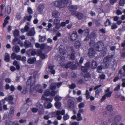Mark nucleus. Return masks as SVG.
<instances>
[{"label": "nucleus", "instance_id": "49530a36", "mask_svg": "<svg viewBox=\"0 0 125 125\" xmlns=\"http://www.w3.org/2000/svg\"><path fill=\"white\" fill-rule=\"evenodd\" d=\"M41 57L42 59H44L47 57V56L45 54L43 53H41L40 54Z\"/></svg>", "mask_w": 125, "mask_h": 125}, {"label": "nucleus", "instance_id": "603ef678", "mask_svg": "<svg viewBox=\"0 0 125 125\" xmlns=\"http://www.w3.org/2000/svg\"><path fill=\"white\" fill-rule=\"evenodd\" d=\"M69 116L67 115H64L63 117V118L64 120H66L69 119Z\"/></svg>", "mask_w": 125, "mask_h": 125}, {"label": "nucleus", "instance_id": "2f4dec72", "mask_svg": "<svg viewBox=\"0 0 125 125\" xmlns=\"http://www.w3.org/2000/svg\"><path fill=\"white\" fill-rule=\"evenodd\" d=\"M44 8V6L42 4H40L39 6L38 10L39 12H41L42 11Z\"/></svg>", "mask_w": 125, "mask_h": 125}, {"label": "nucleus", "instance_id": "338daca9", "mask_svg": "<svg viewBox=\"0 0 125 125\" xmlns=\"http://www.w3.org/2000/svg\"><path fill=\"white\" fill-rule=\"evenodd\" d=\"M112 28L113 29H116L117 28V26L116 24H114L112 25Z\"/></svg>", "mask_w": 125, "mask_h": 125}, {"label": "nucleus", "instance_id": "c03bdc74", "mask_svg": "<svg viewBox=\"0 0 125 125\" xmlns=\"http://www.w3.org/2000/svg\"><path fill=\"white\" fill-rule=\"evenodd\" d=\"M6 11L8 14L10 13L11 11V7L10 6H8L7 7L6 9Z\"/></svg>", "mask_w": 125, "mask_h": 125}, {"label": "nucleus", "instance_id": "6ab92c4d", "mask_svg": "<svg viewBox=\"0 0 125 125\" xmlns=\"http://www.w3.org/2000/svg\"><path fill=\"white\" fill-rule=\"evenodd\" d=\"M109 91L110 89L109 88H108L107 90H105V95L107 97H110L112 94V92Z\"/></svg>", "mask_w": 125, "mask_h": 125}, {"label": "nucleus", "instance_id": "aec40b11", "mask_svg": "<svg viewBox=\"0 0 125 125\" xmlns=\"http://www.w3.org/2000/svg\"><path fill=\"white\" fill-rule=\"evenodd\" d=\"M52 17L53 18H57L59 16L60 14L58 11H54L52 12Z\"/></svg>", "mask_w": 125, "mask_h": 125}, {"label": "nucleus", "instance_id": "412c9836", "mask_svg": "<svg viewBox=\"0 0 125 125\" xmlns=\"http://www.w3.org/2000/svg\"><path fill=\"white\" fill-rule=\"evenodd\" d=\"M24 45L26 48L31 47H32L31 43L27 40H25V41Z\"/></svg>", "mask_w": 125, "mask_h": 125}, {"label": "nucleus", "instance_id": "f8f14e48", "mask_svg": "<svg viewBox=\"0 0 125 125\" xmlns=\"http://www.w3.org/2000/svg\"><path fill=\"white\" fill-rule=\"evenodd\" d=\"M109 57H106L104 59L103 61L104 63L105 64V66H103V68H106L108 67L109 66L108 63L109 62Z\"/></svg>", "mask_w": 125, "mask_h": 125}, {"label": "nucleus", "instance_id": "0e129e2a", "mask_svg": "<svg viewBox=\"0 0 125 125\" xmlns=\"http://www.w3.org/2000/svg\"><path fill=\"white\" fill-rule=\"evenodd\" d=\"M84 111V110L83 109L80 108L78 112V113H83Z\"/></svg>", "mask_w": 125, "mask_h": 125}, {"label": "nucleus", "instance_id": "2eb2a0df", "mask_svg": "<svg viewBox=\"0 0 125 125\" xmlns=\"http://www.w3.org/2000/svg\"><path fill=\"white\" fill-rule=\"evenodd\" d=\"M90 65V63L89 62H88L86 63L85 65V67H82L81 68V69L83 72H85L87 71V70L89 67Z\"/></svg>", "mask_w": 125, "mask_h": 125}, {"label": "nucleus", "instance_id": "a18cd8bd", "mask_svg": "<svg viewBox=\"0 0 125 125\" xmlns=\"http://www.w3.org/2000/svg\"><path fill=\"white\" fill-rule=\"evenodd\" d=\"M44 106L46 108H51L52 106V104L51 103H49L46 106L45 104H44Z\"/></svg>", "mask_w": 125, "mask_h": 125}, {"label": "nucleus", "instance_id": "de8ad7c7", "mask_svg": "<svg viewBox=\"0 0 125 125\" xmlns=\"http://www.w3.org/2000/svg\"><path fill=\"white\" fill-rule=\"evenodd\" d=\"M125 4V0H120L119 4L121 6H123Z\"/></svg>", "mask_w": 125, "mask_h": 125}, {"label": "nucleus", "instance_id": "69168bd1", "mask_svg": "<svg viewBox=\"0 0 125 125\" xmlns=\"http://www.w3.org/2000/svg\"><path fill=\"white\" fill-rule=\"evenodd\" d=\"M120 86L119 85H118L114 89V91H118L120 88Z\"/></svg>", "mask_w": 125, "mask_h": 125}, {"label": "nucleus", "instance_id": "473e14b6", "mask_svg": "<svg viewBox=\"0 0 125 125\" xmlns=\"http://www.w3.org/2000/svg\"><path fill=\"white\" fill-rule=\"evenodd\" d=\"M32 18V16L31 15H26L24 18V19L28 21H30Z\"/></svg>", "mask_w": 125, "mask_h": 125}, {"label": "nucleus", "instance_id": "7ed1b4c3", "mask_svg": "<svg viewBox=\"0 0 125 125\" xmlns=\"http://www.w3.org/2000/svg\"><path fill=\"white\" fill-rule=\"evenodd\" d=\"M68 0H56L53 2L52 4L56 7H58L60 8H62L65 6L64 4H66L68 2Z\"/></svg>", "mask_w": 125, "mask_h": 125}, {"label": "nucleus", "instance_id": "774afa93", "mask_svg": "<svg viewBox=\"0 0 125 125\" xmlns=\"http://www.w3.org/2000/svg\"><path fill=\"white\" fill-rule=\"evenodd\" d=\"M79 123L78 122H74L71 124V125H79Z\"/></svg>", "mask_w": 125, "mask_h": 125}, {"label": "nucleus", "instance_id": "13d9d810", "mask_svg": "<svg viewBox=\"0 0 125 125\" xmlns=\"http://www.w3.org/2000/svg\"><path fill=\"white\" fill-rule=\"evenodd\" d=\"M6 125H14L13 123L10 121H8L6 123Z\"/></svg>", "mask_w": 125, "mask_h": 125}, {"label": "nucleus", "instance_id": "3c124183", "mask_svg": "<svg viewBox=\"0 0 125 125\" xmlns=\"http://www.w3.org/2000/svg\"><path fill=\"white\" fill-rule=\"evenodd\" d=\"M45 40V37L44 36H43L41 37L39 39V41L40 42H42L44 41Z\"/></svg>", "mask_w": 125, "mask_h": 125}, {"label": "nucleus", "instance_id": "393cba45", "mask_svg": "<svg viewBox=\"0 0 125 125\" xmlns=\"http://www.w3.org/2000/svg\"><path fill=\"white\" fill-rule=\"evenodd\" d=\"M12 50L13 52L17 53L19 52L20 48L19 46L15 45L12 47Z\"/></svg>", "mask_w": 125, "mask_h": 125}, {"label": "nucleus", "instance_id": "a878e982", "mask_svg": "<svg viewBox=\"0 0 125 125\" xmlns=\"http://www.w3.org/2000/svg\"><path fill=\"white\" fill-rule=\"evenodd\" d=\"M36 60V58L34 57L29 58L28 60V62L30 64L33 63Z\"/></svg>", "mask_w": 125, "mask_h": 125}, {"label": "nucleus", "instance_id": "e433bc0d", "mask_svg": "<svg viewBox=\"0 0 125 125\" xmlns=\"http://www.w3.org/2000/svg\"><path fill=\"white\" fill-rule=\"evenodd\" d=\"M107 109L108 111H112L113 110V108L111 105H108L107 107Z\"/></svg>", "mask_w": 125, "mask_h": 125}, {"label": "nucleus", "instance_id": "5fc2aeb1", "mask_svg": "<svg viewBox=\"0 0 125 125\" xmlns=\"http://www.w3.org/2000/svg\"><path fill=\"white\" fill-rule=\"evenodd\" d=\"M76 87V85L74 84H72L69 85L70 88L72 89H73Z\"/></svg>", "mask_w": 125, "mask_h": 125}, {"label": "nucleus", "instance_id": "1a4fd4ad", "mask_svg": "<svg viewBox=\"0 0 125 125\" xmlns=\"http://www.w3.org/2000/svg\"><path fill=\"white\" fill-rule=\"evenodd\" d=\"M55 92L53 91H51V93H50L49 90L46 89L45 91L44 95L46 96H48L50 95L52 96H53L55 95Z\"/></svg>", "mask_w": 125, "mask_h": 125}, {"label": "nucleus", "instance_id": "a211bd4d", "mask_svg": "<svg viewBox=\"0 0 125 125\" xmlns=\"http://www.w3.org/2000/svg\"><path fill=\"white\" fill-rule=\"evenodd\" d=\"M4 99L6 100L9 101L10 104H14V102L12 101L13 98L11 96H9L8 97H6Z\"/></svg>", "mask_w": 125, "mask_h": 125}, {"label": "nucleus", "instance_id": "6e6552de", "mask_svg": "<svg viewBox=\"0 0 125 125\" xmlns=\"http://www.w3.org/2000/svg\"><path fill=\"white\" fill-rule=\"evenodd\" d=\"M77 37V32L75 31H74L71 34L69 39L71 41H73L76 40Z\"/></svg>", "mask_w": 125, "mask_h": 125}, {"label": "nucleus", "instance_id": "cd10ccee", "mask_svg": "<svg viewBox=\"0 0 125 125\" xmlns=\"http://www.w3.org/2000/svg\"><path fill=\"white\" fill-rule=\"evenodd\" d=\"M4 60L7 62H9L10 61V55L9 54L7 53L5 54Z\"/></svg>", "mask_w": 125, "mask_h": 125}, {"label": "nucleus", "instance_id": "4be33fe9", "mask_svg": "<svg viewBox=\"0 0 125 125\" xmlns=\"http://www.w3.org/2000/svg\"><path fill=\"white\" fill-rule=\"evenodd\" d=\"M14 108L13 107H11L9 115V117L11 118L13 116L14 112Z\"/></svg>", "mask_w": 125, "mask_h": 125}, {"label": "nucleus", "instance_id": "4468645a", "mask_svg": "<svg viewBox=\"0 0 125 125\" xmlns=\"http://www.w3.org/2000/svg\"><path fill=\"white\" fill-rule=\"evenodd\" d=\"M88 54L89 56L91 57H94L95 54V52L94 50V48H91L89 50Z\"/></svg>", "mask_w": 125, "mask_h": 125}, {"label": "nucleus", "instance_id": "423d86ee", "mask_svg": "<svg viewBox=\"0 0 125 125\" xmlns=\"http://www.w3.org/2000/svg\"><path fill=\"white\" fill-rule=\"evenodd\" d=\"M42 108V106L41 104L37 103V108H32L31 110L32 112L33 113H36L38 111H39V114H41L43 111Z\"/></svg>", "mask_w": 125, "mask_h": 125}, {"label": "nucleus", "instance_id": "f03ea898", "mask_svg": "<svg viewBox=\"0 0 125 125\" xmlns=\"http://www.w3.org/2000/svg\"><path fill=\"white\" fill-rule=\"evenodd\" d=\"M90 45L91 46H93L94 48H95L96 51H100L104 46L103 43L101 42H98L97 44H95L94 41H91L90 42Z\"/></svg>", "mask_w": 125, "mask_h": 125}, {"label": "nucleus", "instance_id": "f3484780", "mask_svg": "<svg viewBox=\"0 0 125 125\" xmlns=\"http://www.w3.org/2000/svg\"><path fill=\"white\" fill-rule=\"evenodd\" d=\"M73 63H70L67 64L65 66V67L67 69L68 68L70 67V68L72 69H74L77 68V66L74 65H73Z\"/></svg>", "mask_w": 125, "mask_h": 125}, {"label": "nucleus", "instance_id": "9b49d317", "mask_svg": "<svg viewBox=\"0 0 125 125\" xmlns=\"http://www.w3.org/2000/svg\"><path fill=\"white\" fill-rule=\"evenodd\" d=\"M63 47V46L62 45H60V46L59 51L61 55L63 57H65L67 56L66 55H64L65 53L66 52L64 50L62 49Z\"/></svg>", "mask_w": 125, "mask_h": 125}, {"label": "nucleus", "instance_id": "f704fd0d", "mask_svg": "<svg viewBox=\"0 0 125 125\" xmlns=\"http://www.w3.org/2000/svg\"><path fill=\"white\" fill-rule=\"evenodd\" d=\"M13 32L15 37H16L19 35V32L18 30H15L14 31H13Z\"/></svg>", "mask_w": 125, "mask_h": 125}, {"label": "nucleus", "instance_id": "7c9ffc66", "mask_svg": "<svg viewBox=\"0 0 125 125\" xmlns=\"http://www.w3.org/2000/svg\"><path fill=\"white\" fill-rule=\"evenodd\" d=\"M28 108V106L27 104H25L21 108V110H24V112H26Z\"/></svg>", "mask_w": 125, "mask_h": 125}, {"label": "nucleus", "instance_id": "6e6d98bb", "mask_svg": "<svg viewBox=\"0 0 125 125\" xmlns=\"http://www.w3.org/2000/svg\"><path fill=\"white\" fill-rule=\"evenodd\" d=\"M77 101L78 102H80L82 101V97L80 96L76 98Z\"/></svg>", "mask_w": 125, "mask_h": 125}, {"label": "nucleus", "instance_id": "5701e85b", "mask_svg": "<svg viewBox=\"0 0 125 125\" xmlns=\"http://www.w3.org/2000/svg\"><path fill=\"white\" fill-rule=\"evenodd\" d=\"M35 34L34 27L31 29L30 31L27 33V35L28 36H34Z\"/></svg>", "mask_w": 125, "mask_h": 125}, {"label": "nucleus", "instance_id": "0eeeda50", "mask_svg": "<svg viewBox=\"0 0 125 125\" xmlns=\"http://www.w3.org/2000/svg\"><path fill=\"white\" fill-rule=\"evenodd\" d=\"M35 46L37 48H40L41 49H49V46L45 44H40L37 43H35Z\"/></svg>", "mask_w": 125, "mask_h": 125}, {"label": "nucleus", "instance_id": "ddd939ff", "mask_svg": "<svg viewBox=\"0 0 125 125\" xmlns=\"http://www.w3.org/2000/svg\"><path fill=\"white\" fill-rule=\"evenodd\" d=\"M91 93L89 92L88 90L86 91L85 95L86 98L87 99H89L90 98L91 100H94V97L91 96L90 97V94Z\"/></svg>", "mask_w": 125, "mask_h": 125}, {"label": "nucleus", "instance_id": "79ce46f5", "mask_svg": "<svg viewBox=\"0 0 125 125\" xmlns=\"http://www.w3.org/2000/svg\"><path fill=\"white\" fill-rule=\"evenodd\" d=\"M77 120L78 121L81 120L82 119V118L81 116V114L80 113H78L77 114Z\"/></svg>", "mask_w": 125, "mask_h": 125}, {"label": "nucleus", "instance_id": "09e8293b", "mask_svg": "<svg viewBox=\"0 0 125 125\" xmlns=\"http://www.w3.org/2000/svg\"><path fill=\"white\" fill-rule=\"evenodd\" d=\"M102 68L101 66H99L97 68V71L98 73H100L101 71Z\"/></svg>", "mask_w": 125, "mask_h": 125}, {"label": "nucleus", "instance_id": "f257e3e1", "mask_svg": "<svg viewBox=\"0 0 125 125\" xmlns=\"http://www.w3.org/2000/svg\"><path fill=\"white\" fill-rule=\"evenodd\" d=\"M35 76H34V78H32L30 76L27 80L26 83L27 85H30L31 87H30V91L32 92L35 90L36 92L39 93H41L43 91V90L41 89V85L40 84L37 85L33 89L32 86L35 84Z\"/></svg>", "mask_w": 125, "mask_h": 125}, {"label": "nucleus", "instance_id": "680f3d73", "mask_svg": "<svg viewBox=\"0 0 125 125\" xmlns=\"http://www.w3.org/2000/svg\"><path fill=\"white\" fill-rule=\"evenodd\" d=\"M21 93L23 94H25L27 92L26 88H23L22 90L21 91Z\"/></svg>", "mask_w": 125, "mask_h": 125}, {"label": "nucleus", "instance_id": "58836bf2", "mask_svg": "<svg viewBox=\"0 0 125 125\" xmlns=\"http://www.w3.org/2000/svg\"><path fill=\"white\" fill-rule=\"evenodd\" d=\"M53 66H49V69H50V72L52 74H54L55 73V71L53 69Z\"/></svg>", "mask_w": 125, "mask_h": 125}, {"label": "nucleus", "instance_id": "bb28decb", "mask_svg": "<svg viewBox=\"0 0 125 125\" xmlns=\"http://www.w3.org/2000/svg\"><path fill=\"white\" fill-rule=\"evenodd\" d=\"M121 118V116L120 115H118L116 116L114 120L116 122L120 121Z\"/></svg>", "mask_w": 125, "mask_h": 125}, {"label": "nucleus", "instance_id": "c756f323", "mask_svg": "<svg viewBox=\"0 0 125 125\" xmlns=\"http://www.w3.org/2000/svg\"><path fill=\"white\" fill-rule=\"evenodd\" d=\"M54 105L56 107L59 109L60 108L61 106V103L59 102H56L55 103Z\"/></svg>", "mask_w": 125, "mask_h": 125}, {"label": "nucleus", "instance_id": "c9c22d12", "mask_svg": "<svg viewBox=\"0 0 125 125\" xmlns=\"http://www.w3.org/2000/svg\"><path fill=\"white\" fill-rule=\"evenodd\" d=\"M60 20L57 18L54 19L53 21V25L56 24L60 23Z\"/></svg>", "mask_w": 125, "mask_h": 125}, {"label": "nucleus", "instance_id": "20e7f679", "mask_svg": "<svg viewBox=\"0 0 125 125\" xmlns=\"http://www.w3.org/2000/svg\"><path fill=\"white\" fill-rule=\"evenodd\" d=\"M70 10L72 15L76 16L79 19L82 18L83 16V14L75 11L77 9V6H72Z\"/></svg>", "mask_w": 125, "mask_h": 125}, {"label": "nucleus", "instance_id": "e2e57ef3", "mask_svg": "<svg viewBox=\"0 0 125 125\" xmlns=\"http://www.w3.org/2000/svg\"><path fill=\"white\" fill-rule=\"evenodd\" d=\"M105 76L104 74H102L99 76V78L101 79H104L105 78Z\"/></svg>", "mask_w": 125, "mask_h": 125}, {"label": "nucleus", "instance_id": "4c0bfd02", "mask_svg": "<svg viewBox=\"0 0 125 125\" xmlns=\"http://www.w3.org/2000/svg\"><path fill=\"white\" fill-rule=\"evenodd\" d=\"M97 66V63L95 61H93L92 63V68L94 69Z\"/></svg>", "mask_w": 125, "mask_h": 125}, {"label": "nucleus", "instance_id": "4d7b16f0", "mask_svg": "<svg viewBox=\"0 0 125 125\" xmlns=\"http://www.w3.org/2000/svg\"><path fill=\"white\" fill-rule=\"evenodd\" d=\"M105 26L110 25V22L109 20H106V22H105Z\"/></svg>", "mask_w": 125, "mask_h": 125}, {"label": "nucleus", "instance_id": "8fccbe9b", "mask_svg": "<svg viewBox=\"0 0 125 125\" xmlns=\"http://www.w3.org/2000/svg\"><path fill=\"white\" fill-rule=\"evenodd\" d=\"M27 11L28 13L29 14H31L32 13V10L30 7H28V8Z\"/></svg>", "mask_w": 125, "mask_h": 125}, {"label": "nucleus", "instance_id": "37998d69", "mask_svg": "<svg viewBox=\"0 0 125 125\" xmlns=\"http://www.w3.org/2000/svg\"><path fill=\"white\" fill-rule=\"evenodd\" d=\"M84 104L83 102H81L79 104L78 106L79 108H81L84 107Z\"/></svg>", "mask_w": 125, "mask_h": 125}, {"label": "nucleus", "instance_id": "ea45409f", "mask_svg": "<svg viewBox=\"0 0 125 125\" xmlns=\"http://www.w3.org/2000/svg\"><path fill=\"white\" fill-rule=\"evenodd\" d=\"M62 97L58 95L56 96L55 97L54 100L56 102H58L62 99Z\"/></svg>", "mask_w": 125, "mask_h": 125}, {"label": "nucleus", "instance_id": "864d4df0", "mask_svg": "<svg viewBox=\"0 0 125 125\" xmlns=\"http://www.w3.org/2000/svg\"><path fill=\"white\" fill-rule=\"evenodd\" d=\"M16 54L14 53H12L11 55V58L12 59H14L16 58Z\"/></svg>", "mask_w": 125, "mask_h": 125}, {"label": "nucleus", "instance_id": "a19ab883", "mask_svg": "<svg viewBox=\"0 0 125 125\" xmlns=\"http://www.w3.org/2000/svg\"><path fill=\"white\" fill-rule=\"evenodd\" d=\"M31 52V55H34L36 54L35 51L34 49H30L29 51V52Z\"/></svg>", "mask_w": 125, "mask_h": 125}, {"label": "nucleus", "instance_id": "9d476101", "mask_svg": "<svg viewBox=\"0 0 125 125\" xmlns=\"http://www.w3.org/2000/svg\"><path fill=\"white\" fill-rule=\"evenodd\" d=\"M123 71L122 70H120L118 73V76L120 78H122L123 76H125V65L123 67Z\"/></svg>", "mask_w": 125, "mask_h": 125}, {"label": "nucleus", "instance_id": "bf43d9fd", "mask_svg": "<svg viewBox=\"0 0 125 125\" xmlns=\"http://www.w3.org/2000/svg\"><path fill=\"white\" fill-rule=\"evenodd\" d=\"M99 92L98 90H97L95 91V96L98 97L99 96Z\"/></svg>", "mask_w": 125, "mask_h": 125}, {"label": "nucleus", "instance_id": "72a5a7b5", "mask_svg": "<svg viewBox=\"0 0 125 125\" xmlns=\"http://www.w3.org/2000/svg\"><path fill=\"white\" fill-rule=\"evenodd\" d=\"M81 44L80 42L77 41L75 42V46L76 48H79L81 46Z\"/></svg>", "mask_w": 125, "mask_h": 125}, {"label": "nucleus", "instance_id": "39448f33", "mask_svg": "<svg viewBox=\"0 0 125 125\" xmlns=\"http://www.w3.org/2000/svg\"><path fill=\"white\" fill-rule=\"evenodd\" d=\"M65 113V111L64 110H62L61 112L57 111L56 113L53 112L49 114V117H53L55 116L56 115H57V119L58 120H60L62 118V117L61 115H63Z\"/></svg>", "mask_w": 125, "mask_h": 125}, {"label": "nucleus", "instance_id": "dca6fc26", "mask_svg": "<svg viewBox=\"0 0 125 125\" xmlns=\"http://www.w3.org/2000/svg\"><path fill=\"white\" fill-rule=\"evenodd\" d=\"M68 105L69 108L71 109H73L74 107V102L70 100L68 101Z\"/></svg>", "mask_w": 125, "mask_h": 125}, {"label": "nucleus", "instance_id": "052dcab7", "mask_svg": "<svg viewBox=\"0 0 125 125\" xmlns=\"http://www.w3.org/2000/svg\"><path fill=\"white\" fill-rule=\"evenodd\" d=\"M84 76L85 78H89L90 77V75L88 73H86L85 74Z\"/></svg>", "mask_w": 125, "mask_h": 125}, {"label": "nucleus", "instance_id": "b1692460", "mask_svg": "<svg viewBox=\"0 0 125 125\" xmlns=\"http://www.w3.org/2000/svg\"><path fill=\"white\" fill-rule=\"evenodd\" d=\"M42 99L44 100L46 102H52L53 99L52 98H46V97L44 95L42 96Z\"/></svg>", "mask_w": 125, "mask_h": 125}, {"label": "nucleus", "instance_id": "c85d7f7f", "mask_svg": "<svg viewBox=\"0 0 125 125\" xmlns=\"http://www.w3.org/2000/svg\"><path fill=\"white\" fill-rule=\"evenodd\" d=\"M54 25H55V27L54 29V31L55 32L57 31L61 27V25L60 23L55 24Z\"/></svg>", "mask_w": 125, "mask_h": 125}]
</instances>
